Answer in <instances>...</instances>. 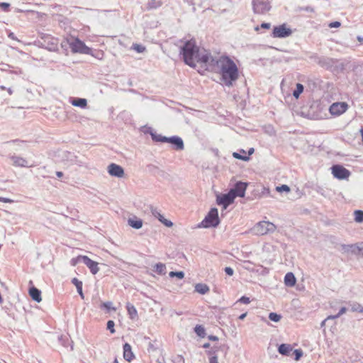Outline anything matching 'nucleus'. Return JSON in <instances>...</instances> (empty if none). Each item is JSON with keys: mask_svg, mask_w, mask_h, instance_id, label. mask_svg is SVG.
I'll use <instances>...</instances> for the list:
<instances>
[{"mask_svg": "<svg viewBox=\"0 0 363 363\" xmlns=\"http://www.w3.org/2000/svg\"><path fill=\"white\" fill-rule=\"evenodd\" d=\"M206 69L218 73L222 84L228 87L233 86L239 78V70L236 64L227 56H212Z\"/></svg>", "mask_w": 363, "mask_h": 363, "instance_id": "f257e3e1", "label": "nucleus"}, {"mask_svg": "<svg viewBox=\"0 0 363 363\" xmlns=\"http://www.w3.org/2000/svg\"><path fill=\"white\" fill-rule=\"evenodd\" d=\"M180 53L184 62L190 67H195L196 63H199L206 68L212 57L207 50H201L192 40L184 43L181 48Z\"/></svg>", "mask_w": 363, "mask_h": 363, "instance_id": "f03ea898", "label": "nucleus"}, {"mask_svg": "<svg viewBox=\"0 0 363 363\" xmlns=\"http://www.w3.org/2000/svg\"><path fill=\"white\" fill-rule=\"evenodd\" d=\"M276 225L269 221H260L252 229V233L257 235H264L267 233H274L276 230Z\"/></svg>", "mask_w": 363, "mask_h": 363, "instance_id": "7ed1b4c3", "label": "nucleus"}, {"mask_svg": "<svg viewBox=\"0 0 363 363\" xmlns=\"http://www.w3.org/2000/svg\"><path fill=\"white\" fill-rule=\"evenodd\" d=\"M69 48L74 53L91 55V50L79 38H72L68 41Z\"/></svg>", "mask_w": 363, "mask_h": 363, "instance_id": "20e7f679", "label": "nucleus"}, {"mask_svg": "<svg viewBox=\"0 0 363 363\" xmlns=\"http://www.w3.org/2000/svg\"><path fill=\"white\" fill-rule=\"evenodd\" d=\"M201 223L204 228L216 227L219 224L217 208H211Z\"/></svg>", "mask_w": 363, "mask_h": 363, "instance_id": "39448f33", "label": "nucleus"}, {"mask_svg": "<svg viewBox=\"0 0 363 363\" xmlns=\"http://www.w3.org/2000/svg\"><path fill=\"white\" fill-rule=\"evenodd\" d=\"M292 34V30L290 28L287 27L286 24H282L279 26L274 27L272 32L273 38H284L290 36Z\"/></svg>", "mask_w": 363, "mask_h": 363, "instance_id": "423d86ee", "label": "nucleus"}, {"mask_svg": "<svg viewBox=\"0 0 363 363\" xmlns=\"http://www.w3.org/2000/svg\"><path fill=\"white\" fill-rule=\"evenodd\" d=\"M331 169L333 177L338 179H347L350 175V172L340 164L333 165Z\"/></svg>", "mask_w": 363, "mask_h": 363, "instance_id": "0eeeda50", "label": "nucleus"}, {"mask_svg": "<svg viewBox=\"0 0 363 363\" xmlns=\"http://www.w3.org/2000/svg\"><path fill=\"white\" fill-rule=\"evenodd\" d=\"M253 11L255 13L263 14L270 10V5L264 0H252Z\"/></svg>", "mask_w": 363, "mask_h": 363, "instance_id": "6e6552de", "label": "nucleus"}, {"mask_svg": "<svg viewBox=\"0 0 363 363\" xmlns=\"http://www.w3.org/2000/svg\"><path fill=\"white\" fill-rule=\"evenodd\" d=\"M235 199V195L230 190L227 194L218 195L216 201L218 205L223 206L225 209L229 205L233 203Z\"/></svg>", "mask_w": 363, "mask_h": 363, "instance_id": "1a4fd4ad", "label": "nucleus"}, {"mask_svg": "<svg viewBox=\"0 0 363 363\" xmlns=\"http://www.w3.org/2000/svg\"><path fill=\"white\" fill-rule=\"evenodd\" d=\"M348 108V104L346 102L333 103L329 108L330 113L333 116H340L344 113Z\"/></svg>", "mask_w": 363, "mask_h": 363, "instance_id": "9d476101", "label": "nucleus"}, {"mask_svg": "<svg viewBox=\"0 0 363 363\" xmlns=\"http://www.w3.org/2000/svg\"><path fill=\"white\" fill-rule=\"evenodd\" d=\"M107 171L111 176L117 178H122L125 174L123 168L115 163L110 164L107 167Z\"/></svg>", "mask_w": 363, "mask_h": 363, "instance_id": "9b49d317", "label": "nucleus"}, {"mask_svg": "<svg viewBox=\"0 0 363 363\" xmlns=\"http://www.w3.org/2000/svg\"><path fill=\"white\" fill-rule=\"evenodd\" d=\"M247 186V183L238 182L235 184L234 188L230 189V191L233 193L235 197H244L245 191Z\"/></svg>", "mask_w": 363, "mask_h": 363, "instance_id": "f8f14e48", "label": "nucleus"}, {"mask_svg": "<svg viewBox=\"0 0 363 363\" xmlns=\"http://www.w3.org/2000/svg\"><path fill=\"white\" fill-rule=\"evenodd\" d=\"M82 262L90 269V272L93 274H97L99 271V267L98 266L99 264L96 262L91 260L87 256H85V257L82 258Z\"/></svg>", "mask_w": 363, "mask_h": 363, "instance_id": "ddd939ff", "label": "nucleus"}, {"mask_svg": "<svg viewBox=\"0 0 363 363\" xmlns=\"http://www.w3.org/2000/svg\"><path fill=\"white\" fill-rule=\"evenodd\" d=\"M174 146L177 150H182L184 148V145L182 139L178 136H172L168 138L167 142Z\"/></svg>", "mask_w": 363, "mask_h": 363, "instance_id": "4468645a", "label": "nucleus"}, {"mask_svg": "<svg viewBox=\"0 0 363 363\" xmlns=\"http://www.w3.org/2000/svg\"><path fill=\"white\" fill-rule=\"evenodd\" d=\"M10 160L12 162L13 166L20 167H28V162L27 160L22 157L12 155L10 156Z\"/></svg>", "mask_w": 363, "mask_h": 363, "instance_id": "2eb2a0df", "label": "nucleus"}, {"mask_svg": "<svg viewBox=\"0 0 363 363\" xmlns=\"http://www.w3.org/2000/svg\"><path fill=\"white\" fill-rule=\"evenodd\" d=\"M123 357L129 362L135 357L131 350V346L128 343H125L123 345Z\"/></svg>", "mask_w": 363, "mask_h": 363, "instance_id": "dca6fc26", "label": "nucleus"}, {"mask_svg": "<svg viewBox=\"0 0 363 363\" xmlns=\"http://www.w3.org/2000/svg\"><path fill=\"white\" fill-rule=\"evenodd\" d=\"M29 294L33 300L40 303L42 301L41 291L35 287H32L29 290Z\"/></svg>", "mask_w": 363, "mask_h": 363, "instance_id": "f3484780", "label": "nucleus"}, {"mask_svg": "<svg viewBox=\"0 0 363 363\" xmlns=\"http://www.w3.org/2000/svg\"><path fill=\"white\" fill-rule=\"evenodd\" d=\"M284 284L287 286H294L296 284V278L292 272H288L284 277Z\"/></svg>", "mask_w": 363, "mask_h": 363, "instance_id": "a211bd4d", "label": "nucleus"}, {"mask_svg": "<svg viewBox=\"0 0 363 363\" xmlns=\"http://www.w3.org/2000/svg\"><path fill=\"white\" fill-rule=\"evenodd\" d=\"M71 104L74 106H77V107H80L82 108H84L86 107L87 106V101L86 99H82V98H76V99H74L72 101H71Z\"/></svg>", "mask_w": 363, "mask_h": 363, "instance_id": "6ab92c4d", "label": "nucleus"}, {"mask_svg": "<svg viewBox=\"0 0 363 363\" xmlns=\"http://www.w3.org/2000/svg\"><path fill=\"white\" fill-rule=\"evenodd\" d=\"M210 289L208 286L205 284H197L195 286V291L200 294H206L209 291Z\"/></svg>", "mask_w": 363, "mask_h": 363, "instance_id": "aec40b11", "label": "nucleus"}, {"mask_svg": "<svg viewBox=\"0 0 363 363\" xmlns=\"http://www.w3.org/2000/svg\"><path fill=\"white\" fill-rule=\"evenodd\" d=\"M128 225L135 229H140L143 226V220L138 218H129Z\"/></svg>", "mask_w": 363, "mask_h": 363, "instance_id": "412c9836", "label": "nucleus"}, {"mask_svg": "<svg viewBox=\"0 0 363 363\" xmlns=\"http://www.w3.org/2000/svg\"><path fill=\"white\" fill-rule=\"evenodd\" d=\"M72 282L73 284L75 285L77 292L79 293V296L82 299H84V296L82 291V282L79 280H78L77 278H73L72 280Z\"/></svg>", "mask_w": 363, "mask_h": 363, "instance_id": "4be33fe9", "label": "nucleus"}, {"mask_svg": "<svg viewBox=\"0 0 363 363\" xmlns=\"http://www.w3.org/2000/svg\"><path fill=\"white\" fill-rule=\"evenodd\" d=\"M154 271L160 275L165 274L166 266L164 264L159 262L154 266Z\"/></svg>", "mask_w": 363, "mask_h": 363, "instance_id": "5701e85b", "label": "nucleus"}, {"mask_svg": "<svg viewBox=\"0 0 363 363\" xmlns=\"http://www.w3.org/2000/svg\"><path fill=\"white\" fill-rule=\"evenodd\" d=\"M292 348L290 345L287 344H281L278 349V351L280 354L284 355H288L289 352L291 351Z\"/></svg>", "mask_w": 363, "mask_h": 363, "instance_id": "b1692460", "label": "nucleus"}, {"mask_svg": "<svg viewBox=\"0 0 363 363\" xmlns=\"http://www.w3.org/2000/svg\"><path fill=\"white\" fill-rule=\"evenodd\" d=\"M126 308L128 315H130V318L131 319H134L138 315V312L135 306L130 303H128Z\"/></svg>", "mask_w": 363, "mask_h": 363, "instance_id": "393cba45", "label": "nucleus"}, {"mask_svg": "<svg viewBox=\"0 0 363 363\" xmlns=\"http://www.w3.org/2000/svg\"><path fill=\"white\" fill-rule=\"evenodd\" d=\"M162 3L160 0H150L147 4V9H155L162 6Z\"/></svg>", "mask_w": 363, "mask_h": 363, "instance_id": "a878e982", "label": "nucleus"}, {"mask_svg": "<svg viewBox=\"0 0 363 363\" xmlns=\"http://www.w3.org/2000/svg\"><path fill=\"white\" fill-rule=\"evenodd\" d=\"M151 136L154 141L161 142V143H167V142L168 138L165 137V136H162V135L152 133Z\"/></svg>", "mask_w": 363, "mask_h": 363, "instance_id": "bb28decb", "label": "nucleus"}, {"mask_svg": "<svg viewBox=\"0 0 363 363\" xmlns=\"http://www.w3.org/2000/svg\"><path fill=\"white\" fill-rule=\"evenodd\" d=\"M304 87L301 84H296V89L293 92V96L296 99H298L300 94L303 91Z\"/></svg>", "mask_w": 363, "mask_h": 363, "instance_id": "cd10ccee", "label": "nucleus"}, {"mask_svg": "<svg viewBox=\"0 0 363 363\" xmlns=\"http://www.w3.org/2000/svg\"><path fill=\"white\" fill-rule=\"evenodd\" d=\"M354 220L357 223H362L363 221V211L357 210L354 211Z\"/></svg>", "mask_w": 363, "mask_h": 363, "instance_id": "c85d7f7f", "label": "nucleus"}, {"mask_svg": "<svg viewBox=\"0 0 363 363\" xmlns=\"http://www.w3.org/2000/svg\"><path fill=\"white\" fill-rule=\"evenodd\" d=\"M269 318L272 321L277 323L281 320V316L276 313L272 312L269 314Z\"/></svg>", "mask_w": 363, "mask_h": 363, "instance_id": "c756f323", "label": "nucleus"}, {"mask_svg": "<svg viewBox=\"0 0 363 363\" xmlns=\"http://www.w3.org/2000/svg\"><path fill=\"white\" fill-rule=\"evenodd\" d=\"M85 257V255H79L77 257H74L70 260L72 266H76L79 262H82V258Z\"/></svg>", "mask_w": 363, "mask_h": 363, "instance_id": "7c9ffc66", "label": "nucleus"}, {"mask_svg": "<svg viewBox=\"0 0 363 363\" xmlns=\"http://www.w3.org/2000/svg\"><path fill=\"white\" fill-rule=\"evenodd\" d=\"M195 332L200 337H203L205 335V330L201 325H196L195 327Z\"/></svg>", "mask_w": 363, "mask_h": 363, "instance_id": "2f4dec72", "label": "nucleus"}, {"mask_svg": "<svg viewBox=\"0 0 363 363\" xmlns=\"http://www.w3.org/2000/svg\"><path fill=\"white\" fill-rule=\"evenodd\" d=\"M276 190L278 192H283V191L289 192L290 191V188H289V186L288 185L282 184L281 186H277L276 187Z\"/></svg>", "mask_w": 363, "mask_h": 363, "instance_id": "473e14b6", "label": "nucleus"}, {"mask_svg": "<svg viewBox=\"0 0 363 363\" xmlns=\"http://www.w3.org/2000/svg\"><path fill=\"white\" fill-rule=\"evenodd\" d=\"M170 277H177L179 279H183L184 277V273L183 272H170L169 274Z\"/></svg>", "mask_w": 363, "mask_h": 363, "instance_id": "72a5a7b5", "label": "nucleus"}, {"mask_svg": "<svg viewBox=\"0 0 363 363\" xmlns=\"http://www.w3.org/2000/svg\"><path fill=\"white\" fill-rule=\"evenodd\" d=\"M233 157H235L236 159H239V160H243V161H247L249 160V157L248 156L241 155L240 154H239L238 152H233Z\"/></svg>", "mask_w": 363, "mask_h": 363, "instance_id": "f704fd0d", "label": "nucleus"}, {"mask_svg": "<svg viewBox=\"0 0 363 363\" xmlns=\"http://www.w3.org/2000/svg\"><path fill=\"white\" fill-rule=\"evenodd\" d=\"M347 311V308L345 307H342L339 311V313L337 314V315H329L328 316V318H333V319H335V318H339L341 315L344 314L345 312Z\"/></svg>", "mask_w": 363, "mask_h": 363, "instance_id": "c9c22d12", "label": "nucleus"}, {"mask_svg": "<svg viewBox=\"0 0 363 363\" xmlns=\"http://www.w3.org/2000/svg\"><path fill=\"white\" fill-rule=\"evenodd\" d=\"M133 48L139 53L143 52L145 50V48L144 46L138 44H134L133 45Z\"/></svg>", "mask_w": 363, "mask_h": 363, "instance_id": "e433bc0d", "label": "nucleus"}, {"mask_svg": "<svg viewBox=\"0 0 363 363\" xmlns=\"http://www.w3.org/2000/svg\"><path fill=\"white\" fill-rule=\"evenodd\" d=\"M151 212H152V214L155 218H157L160 221V219L164 218L163 216L156 208H152Z\"/></svg>", "mask_w": 363, "mask_h": 363, "instance_id": "4c0bfd02", "label": "nucleus"}, {"mask_svg": "<svg viewBox=\"0 0 363 363\" xmlns=\"http://www.w3.org/2000/svg\"><path fill=\"white\" fill-rule=\"evenodd\" d=\"M114 325H115V323H114V322L113 320H108L107 322V329L111 333H115Z\"/></svg>", "mask_w": 363, "mask_h": 363, "instance_id": "58836bf2", "label": "nucleus"}, {"mask_svg": "<svg viewBox=\"0 0 363 363\" xmlns=\"http://www.w3.org/2000/svg\"><path fill=\"white\" fill-rule=\"evenodd\" d=\"M160 222L163 223L167 227H172L173 225V223L171 220H169L166 218L160 219Z\"/></svg>", "mask_w": 363, "mask_h": 363, "instance_id": "ea45409f", "label": "nucleus"}, {"mask_svg": "<svg viewBox=\"0 0 363 363\" xmlns=\"http://www.w3.org/2000/svg\"><path fill=\"white\" fill-rule=\"evenodd\" d=\"M238 301L244 304H249L250 303V299L249 297L243 296Z\"/></svg>", "mask_w": 363, "mask_h": 363, "instance_id": "a19ab883", "label": "nucleus"}, {"mask_svg": "<svg viewBox=\"0 0 363 363\" xmlns=\"http://www.w3.org/2000/svg\"><path fill=\"white\" fill-rule=\"evenodd\" d=\"M341 26V23L339 22V21H334V22H331L328 26L330 28H339L340 26Z\"/></svg>", "mask_w": 363, "mask_h": 363, "instance_id": "79ce46f5", "label": "nucleus"}, {"mask_svg": "<svg viewBox=\"0 0 363 363\" xmlns=\"http://www.w3.org/2000/svg\"><path fill=\"white\" fill-rule=\"evenodd\" d=\"M352 310L353 311H359L360 313L363 312V308L361 307L360 305H354L352 306Z\"/></svg>", "mask_w": 363, "mask_h": 363, "instance_id": "37998d69", "label": "nucleus"}, {"mask_svg": "<svg viewBox=\"0 0 363 363\" xmlns=\"http://www.w3.org/2000/svg\"><path fill=\"white\" fill-rule=\"evenodd\" d=\"M225 272L226 273V274H228L229 276H232V275H233L234 271L231 267H226L225 268Z\"/></svg>", "mask_w": 363, "mask_h": 363, "instance_id": "c03bdc74", "label": "nucleus"}, {"mask_svg": "<svg viewBox=\"0 0 363 363\" xmlns=\"http://www.w3.org/2000/svg\"><path fill=\"white\" fill-rule=\"evenodd\" d=\"M9 6H10V4L9 3H6V2L0 3V8H1L4 11H7Z\"/></svg>", "mask_w": 363, "mask_h": 363, "instance_id": "a18cd8bd", "label": "nucleus"}, {"mask_svg": "<svg viewBox=\"0 0 363 363\" xmlns=\"http://www.w3.org/2000/svg\"><path fill=\"white\" fill-rule=\"evenodd\" d=\"M0 201L4 202V203H11L13 202V201L11 199L1 197V196H0Z\"/></svg>", "mask_w": 363, "mask_h": 363, "instance_id": "49530a36", "label": "nucleus"}, {"mask_svg": "<svg viewBox=\"0 0 363 363\" xmlns=\"http://www.w3.org/2000/svg\"><path fill=\"white\" fill-rule=\"evenodd\" d=\"M356 247L358 252L363 256V242L358 244Z\"/></svg>", "mask_w": 363, "mask_h": 363, "instance_id": "de8ad7c7", "label": "nucleus"}, {"mask_svg": "<svg viewBox=\"0 0 363 363\" xmlns=\"http://www.w3.org/2000/svg\"><path fill=\"white\" fill-rule=\"evenodd\" d=\"M294 352L296 354V360L299 359V358L302 355V352L301 350H296Z\"/></svg>", "mask_w": 363, "mask_h": 363, "instance_id": "09e8293b", "label": "nucleus"}, {"mask_svg": "<svg viewBox=\"0 0 363 363\" xmlns=\"http://www.w3.org/2000/svg\"><path fill=\"white\" fill-rule=\"evenodd\" d=\"M260 27L262 28L269 29L271 27V24L269 23H262Z\"/></svg>", "mask_w": 363, "mask_h": 363, "instance_id": "8fccbe9b", "label": "nucleus"}, {"mask_svg": "<svg viewBox=\"0 0 363 363\" xmlns=\"http://www.w3.org/2000/svg\"><path fill=\"white\" fill-rule=\"evenodd\" d=\"M209 363H218L217 356H213L209 359Z\"/></svg>", "mask_w": 363, "mask_h": 363, "instance_id": "3c124183", "label": "nucleus"}, {"mask_svg": "<svg viewBox=\"0 0 363 363\" xmlns=\"http://www.w3.org/2000/svg\"><path fill=\"white\" fill-rule=\"evenodd\" d=\"M244 267L245 269H247V270H252L250 265L251 264V262L250 261H245L244 262Z\"/></svg>", "mask_w": 363, "mask_h": 363, "instance_id": "603ef678", "label": "nucleus"}, {"mask_svg": "<svg viewBox=\"0 0 363 363\" xmlns=\"http://www.w3.org/2000/svg\"><path fill=\"white\" fill-rule=\"evenodd\" d=\"M111 305H112L111 302H106V303H103V306L107 309H111Z\"/></svg>", "mask_w": 363, "mask_h": 363, "instance_id": "864d4df0", "label": "nucleus"}, {"mask_svg": "<svg viewBox=\"0 0 363 363\" xmlns=\"http://www.w3.org/2000/svg\"><path fill=\"white\" fill-rule=\"evenodd\" d=\"M209 340H213V341H216V340H218V338L217 336H214V335H211L208 337Z\"/></svg>", "mask_w": 363, "mask_h": 363, "instance_id": "5fc2aeb1", "label": "nucleus"}, {"mask_svg": "<svg viewBox=\"0 0 363 363\" xmlns=\"http://www.w3.org/2000/svg\"><path fill=\"white\" fill-rule=\"evenodd\" d=\"M246 316H247V313H244L241 314V315L238 317V318H239L240 320H243Z\"/></svg>", "mask_w": 363, "mask_h": 363, "instance_id": "6e6d98bb", "label": "nucleus"}, {"mask_svg": "<svg viewBox=\"0 0 363 363\" xmlns=\"http://www.w3.org/2000/svg\"><path fill=\"white\" fill-rule=\"evenodd\" d=\"M56 175L57 176V177L60 178L62 177L63 173L62 172H57Z\"/></svg>", "mask_w": 363, "mask_h": 363, "instance_id": "4d7b16f0", "label": "nucleus"}, {"mask_svg": "<svg viewBox=\"0 0 363 363\" xmlns=\"http://www.w3.org/2000/svg\"><path fill=\"white\" fill-rule=\"evenodd\" d=\"M331 318H328V316L321 323V326H323L326 321L330 320Z\"/></svg>", "mask_w": 363, "mask_h": 363, "instance_id": "13d9d810", "label": "nucleus"}, {"mask_svg": "<svg viewBox=\"0 0 363 363\" xmlns=\"http://www.w3.org/2000/svg\"><path fill=\"white\" fill-rule=\"evenodd\" d=\"M9 37L13 40H16V38L14 36V34L13 33H11L9 35Z\"/></svg>", "mask_w": 363, "mask_h": 363, "instance_id": "bf43d9fd", "label": "nucleus"}, {"mask_svg": "<svg viewBox=\"0 0 363 363\" xmlns=\"http://www.w3.org/2000/svg\"><path fill=\"white\" fill-rule=\"evenodd\" d=\"M254 148H250L249 150H248V155H251L252 154H253L254 152Z\"/></svg>", "mask_w": 363, "mask_h": 363, "instance_id": "052dcab7", "label": "nucleus"}, {"mask_svg": "<svg viewBox=\"0 0 363 363\" xmlns=\"http://www.w3.org/2000/svg\"><path fill=\"white\" fill-rule=\"evenodd\" d=\"M357 40H358L359 42H361V43H362V42H363V38H362V37H361V36H358V37H357Z\"/></svg>", "mask_w": 363, "mask_h": 363, "instance_id": "680f3d73", "label": "nucleus"}, {"mask_svg": "<svg viewBox=\"0 0 363 363\" xmlns=\"http://www.w3.org/2000/svg\"><path fill=\"white\" fill-rule=\"evenodd\" d=\"M7 91H8V92H9V94L10 95H11V94H12L13 91H12V90H11V88H9V89H7Z\"/></svg>", "mask_w": 363, "mask_h": 363, "instance_id": "e2e57ef3", "label": "nucleus"}, {"mask_svg": "<svg viewBox=\"0 0 363 363\" xmlns=\"http://www.w3.org/2000/svg\"><path fill=\"white\" fill-rule=\"evenodd\" d=\"M0 89H1V90H5V89H6V87H5V86H0Z\"/></svg>", "mask_w": 363, "mask_h": 363, "instance_id": "0e129e2a", "label": "nucleus"}, {"mask_svg": "<svg viewBox=\"0 0 363 363\" xmlns=\"http://www.w3.org/2000/svg\"><path fill=\"white\" fill-rule=\"evenodd\" d=\"M209 346V344L208 343H206L203 345V347H208Z\"/></svg>", "mask_w": 363, "mask_h": 363, "instance_id": "69168bd1", "label": "nucleus"}, {"mask_svg": "<svg viewBox=\"0 0 363 363\" xmlns=\"http://www.w3.org/2000/svg\"><path fill=\"white\" fill-rule=\"evenodd\" d=\"M113 363H119V362H118V359H117V358H116V359H114Z\"/></svg>", "mask_w": 363, "mask_h": 363, "instance_id": "338daca9", "label": "nucleus"}, {"mask_svg": "<svg viewBox=\"0 0 363 363\" xmlns=\"http://www.w3.org/2000/svg\"><path fill=\"white\" fill-rule=\"evenodd\" d=\"M255 30H259V27H258V26H257V27H256V28H255Z\"/></svg>", "mask_w": 363, "mask_h": 363, "instance_id": "774afa93", "label": "nucleus"}]
</instances>
